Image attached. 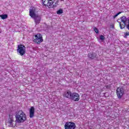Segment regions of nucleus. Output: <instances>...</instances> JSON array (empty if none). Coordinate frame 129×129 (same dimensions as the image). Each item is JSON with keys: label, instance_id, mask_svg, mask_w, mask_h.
<instances>
[{"label": "nucleus", "instance_id": "nucleus-4", "mask_svg": "<svg viewBox=\"0 0 129 129\" xmlns=\"http://www.w3.org/2000/svg\"><path fill=\"white\" fill-rule=\"evenodd\" d=\"M76 125L73 122H67L64 124L65 129H75Z\"/></svg>", "mask_w": 129, "mask_h": 129}, {"label": "nucleus", "instance_id": "nucleus-2", "mask_svg": "<svg viewBox=\"0 0 129 129\" xmlns=\"http://www.w3.org/2000/svg\"><path fill=\"white\" fill-rule=\"evenodd\" d=\"M29 16H30L32 19H34L36 25L40 24V22H41V17L36 14V8L31 7L30 8Z\"/></svg>", "mask_w": 129, "mask_h": 129}, {"label": "nucleus", "instance_id": "nucleus-12", "mask_svg": "<svg viewBox=\"0 0 129 129\" xmlns=\"http://www.w3.org/2000/svg\"><path fill=\"white\" fill-rule=\"evenodd\" d=\"M99 39L102 42H103V41H104L105 39V37L103 35H100Z\"/></svg>", "mask_w": 129, "mask_h": 129}, {"label": "nucleus", "instance_id": "nucleus-5", "mask_svg": "<svg viewBox=\"0 0 129 129\" xmlns=\"http://www.w3.org/2000/svg\"><path fill=\"white\" fill-rule=\"evenodd\" d=\"M17 52H19L21 56H24L26 53V47L24 45H19L18 47Z\"/></svg>", "mask_w": 129, "mask_h": 129}, {"label": "nucleus", "instance_id": "nucleus-8", "mask_svg": "<svg viewBox=\"0 0 129 129\" xmlns=\"http://www.w3.org/2000/svg\"><path fill=\"white\" fill-rule=\"evenodd\" d=\"M35 41L37 44H41L43 42V37L42 35L40 33L37 34L35 36Z\"/></svg>", "mask_w": 129, "mask_h": 129}, {"label": "nucleus", "instance_id": "nucleus-17", "mask_svg": "<svg viewBox=\"0 0 129 129\" xmlns=\"http://www.w3.org/2000/svg\"><path fill=\"white\" fill-rule=\"evenodd\" d=\"M110 27L113 29V28H114V25H113V24H111L110 25Z\"/></svg>", "mask_w": 129, "mask_h": 129}, {"label": "nucleus", "instance_id": "nucleus-7", "mask_svg": "<svg viewBox=\"0 0 129 129\" xmlns=\"http://www.w3.org/2000/svg\"><path fill=\"white\" fill-rule=\"evenodd\" d=\"M124 92V90H123V88H118L116 90V94L118 98L120 99V98L122 97Z\"/></svg>", "mask_w": 129, "mask_h": 129}, {"label": "nucleus", "instance_id": "nucleus-13", "mask_svg": "<svg viewBox=\"0 0 129 129\" xmlns=\"http://www.w3.org/2000/svg\"><path fill=\"white\" fill-rule=\"evenodd\" d=\"M56 14L57 15H61V14H63V10H61V9H60L59 10H58L57 12H56Z\"/></svg>", "mask_w": 129, "mask_h": 129}, {"label": "nucleus", "instance_id": "nucleus-16", "mask_svg": "<svg viewBox=\"0 0 129 129\" xmlns=\"http://www.w3.org/2000/svg\"><path fill=\"white\" fill-rule=\"evenodd\" d=\"M127 36H129V32H126L124 34V37L125 38H126V37H127Z\"/></svg>", "mask_w": 129, "mask_h": 129}, {"label": "nucleus", "instance_id": "nucleus-18", "mask_svg": "<svg viewBox=\"0 0 129 129\" xmlns=\"http://www.w3.org/2000/svg\"><path fill=\"white\" fill-rule=\"evenodd\" d=\"M61 2H63V1H64V0H60Z\"/></svg>", "mask_w": 129, "mask_h": 129}, {"label": "nucleus", "instance_id": "nucleus-6", "mask_svg": "<svg viewBox=\"0 0 129 129\" xmlns=\"http://www.w3.org/2000/svg\"><path fill=\"white\" fill-rule=\"evenodd\" d=\"M42 5L49 7V8H51L53 5V4H54L55 0H42Z\"/></svg>", "mask_w": 129, "mask_h": 129}, {"label": "nucleus", "instance_id": "nucleus-14", "mask_svg": "<svg viewBox=\"0 0 129 129\" xmlns=\"http://www.w3.org/2000/svg\"><path fill=\"white\" fill-rule=\"evenodd\" d=\"M122 12H119L118 13L116 14L113 17V19H115L116 18V17H117V16H118L119 15H120V14H121Z\"/></svg>", "mask_w": 129, "mask_h": 129}, {"label": "nucleus", "instance_id": "nucleus-15", "mask_svg": "<svg viewBox=\"0 0 129 129\" xmlns=\"http://www.w3.org/2000/svg\"><path fill=\"white\" fill-rule=\"evenodd\" d=\"M94 31H95V33H96V34L99 33V31L98 30V29H97V28H96V27L94 28Z\"/></svg>", "mask_w": 129, "mask_h": 129}, {"label": "nucleus", "instance_id": "nucleus-11", "mask_svg": "<svg viewBox=\"0 0 129 129\" xmlns=\"http://www.w3.org/2000/svg\"><path fill=\"white\" fill-rule=\"evenodd\" d=\"M0 18H1L2 20H6V19H8V15L7 14L1 15H0Z\"/></svg>", "mask_w": 129, "mask_h": 129}, {"label": "nucleus", "instance_id": "nucleus-1", "mask_svg": "<svg viewBox=\"0 0 129 129\" xmlns=\"http://www.w3.org/2000/svg\"><path fill=\"white\" fill-rule=\"evenodd\" d=\"M15 118L16 120L15 121L13 118H10V120H9V122L11 126H15L16 125V123H22L23 122H25V121L27 120V115H26L25 112H23V111L20 110L16 112Z\"/></svg>", "mask_w": 129, "mask_h": 129}, {"label": "nucleus", "instance_id": "nucleus-3", "mask_svg": "<svg viewBox=\"0 0 129 129\" xmlns=\"http://www.w3.org/2000/svg\"><path fill=\"white\" fill-rule=\"evenodd\" d=\"M64 96L67 98L72 99L74 101H79L80 97L79 94L76 92L72 93L70 91H68L64 93Z\"/></svg>", "mask_w": 129, "mask_h": 129}, {"label": "nucleus", "instance_id": "nucleus-9", "mask_svg": "<svg viewBox=\"0 0 129 129\" xmlns=\"http://www.w3.org/2000/svg\"><path fill=\"white\" fill-rule=\"evenodd\" d=\"M35 115V107L34 106L31 107L29 109V117L32 118Z\"/></svg>", "mask_w": 129, "mask_h": 129}, {"label": "nucleus", "instance_id": "nucleus-10", "mask_svg": "<svg viewBox=\"0 0 129 129\" xmlns=\"http://www.w3.org/2000/svg\"><path fill=\"white\" fill-rule=\"evenodd\" d=\"M89 58H90L91 59H94V58H96L97 55L95 53H90L88 54Z\"/></svg>", "mask_w": 129, "mask_h": 129}]
</instances>
